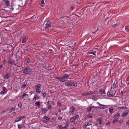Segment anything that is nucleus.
Returning a JSON list of instances; mask_svg holds the SVG:
<instances>
[{
	"label": "nucleus",
	"instance_id": "nucleus-1",
	"mask_svg": "<svg viewBox=\"0 0 129 129\" xmlns=\"http://www.w3.org/2000/svg\"><path fill=\"white\" fill-rule=\"evenodd\" d=\"M53 24L49 21H47L45 26V27L46 28L50 30L53 28Z\"/></svg>",
	"mask_w": 129,
	"mask_h": 129
},
{
	"label": "nucleus",
	"instance_id": "nucleus-2",
	"mask_svg": "<svg viewBox=\"0 0 129 129\" xmlns=\"http://www.w3.org/2000/svg\"><path fill=\"white\" fill-rule=\"evenodd\" d=\"M69 109L70 110L69 112V114L70 115H73L74 111H75V108L73 106H72L70 107Z\"/></svg>",
	"mask_w": 129,
	"mask_h": 129
},
{
	"label": "nucleus",
	"instance_id": "nucleus-3",
	"mask_svg": "<svg viewBox=\"0 0 129 129\" xmlns=\"http://www.w3.org/2000/svg\"><path fill=\"white\" fill-rule=\"evenodd\" d=\"M31 69L29 67L25 68L23 71L24 73L26 74H29L31 71Z\"/></svg>",
	"mask_w": 129,
	"mask_h": 129
},
{
	"label": "nucleus",
	"instance_id": "nucleus-4",
	"mask_svg": "<svg viewBox=\"0 0 129 129\" xmlns=\"http://www.w3.org/2000/svg\"><path fill=\"white\" fill-rule=\"evenodd\" d=\"M98 93L97 91H89L87 92H84L82 93V95L83 96H85L86 95L93 94H97Z\"/></svg>",
	"mask_w": 129,
	"mask_h": 129
},
{
	"label": "nucleus",
	"instance_id": "nucleus-5",
	"mask_svg": "<svg viewBox=\"0 0 129 129\" xmlns=\"http://www.w3.org/2000/svg\"><path fill=\"white\" fill-rule=\"evenodd\" d=\"M114 90L112 89L110 91H108L107 93V95L109 96H114L116 93V92H114Z\"/></svg>",
	"mask_w": 129,
	"mask_h": 129
},
{
	"label": "nucleus",
	"instance_id": "nucleus-6",
	"mask_svg": "<svg viewBox=\"0 0 129 129\" xmlns=\"http://www.w3.org/2000/svg\"><path fill=\"white\" fill-rule=\"evenodd\" d=\"M41 86V84H39L36 85L35 87L36 88V92L38 93H40L41 92V91L40 88Z\"/></svg>",
	"mask_w": 129,
	"mask_h": 129
},
{
	"label": "nucleus",
	"instance_id": "nucleus-7",
	"mask_svg": "<svg viewBox=\"0 0 129 129\" xmlns=\"http://www.w3.org/2000/svg\"><path fill=\"white\" fill-rule=\"evenodd\" d=\"M79 117V115H77L75 116H73L70 119V121L71 122H74Z\"/></svg>",
	"mask_w": 129,
	"mask_h": 129
},
{
	"label": "nucleus",
	"instance_id": "nucleus-8",
	"mask_svg": "<svg viewBox=\"0 0 129 129\" xmlns=\"http://www.w3.org/2000/svg\"><path fill=\"white\" fill-rule=\"evenodd\" d=\"M3 90L2 91L0 92V94L2 95H4L8 91L6 88L5 87H4L2 88Z\"/></svg>",
	"mask_w": 129,
	"mask_h": 129
},
{
	"label": "nucleus",
	"instance_id": "nucleus-9",
	"mask_svg": "<svg viewBox=\"0 0 129 129\" xmlns=\"http://www.w3.org/2000/svg\"><path fill=\"white\" fill-rule=\"evenodd\" d=\"M97 103L99 105V106H100V107H97L96 108H98L100 109H105L106 107V106L103 105L101 104L99 102H97Z\"/></svg>",
	"mask_w": 129,
	"mask_h": 129
},
{
	"label": "nucleus",
	"instance_id": "nucleus-10",
	"mask_svg": "<svg viewBox=\"0 0 129 129\" xmlns=\"http://www.w3.org/2000/svg\"><path fill=\"white\" fill-rule=\"evenodd\" d=\"M25 117L24 116H21L19 117L16 119V120H15V122H18L21 120L22 119L24 118Z\"/></svg>",
	"mask_w": 129,
	"mask_h": 129
},
{
	"label": "nucleus",
	"instance_id": "nucleus-11",
	"mask_svg": "<svg viewBox=\"0 0 129 129\" xmlns=\"http://www.w3.org/2000/svg\"><path fill=\"white\" fill-rule=\"evenodd\" d=\"M129 111L128 110H126L122 114V117H124L125 116H126L128 114Z\"/></svg>",
	"mask_w": 129,
	"mask_h": 129
},
{
	"label": "nucleus",
	"instance_id": "nucleus-12",
	"mask_svg": "<svg viewBox=\"0 0 129 129\" xmlns=\"http://www.w3.org/2000/svg\"><path fill=\"white\" fill-rule=\"evenodd\" d=\"M96 107H97L89 106L88 107L87 109V111L88 112H90L91 110V109L92 108H96Z\"/></svg>",
	"mask_w": 129,
	"mask_h": 129
},
{
	"label": "nucleus",
	"instance_id": "nucleus-13",
	"mask_svg": "<svg viewBox=\"0 0 129 129\" xmlns=\"http://www.w3.org/2000/svg\"><path fill=\"white\" fill-rule=\"evenodd\" d=\"M8 62L10 64H14L15 63V61L12 59H10L8 61Z\"/></svg>",
	"mask_w": 129,
	"mask_h": 129
},
{
	"label": "nucleus",
	"instance_id": "nucleus-14",
	"mask_svg": "<svg viewBox=\"0 0 129 129\" xmlns=\"http://www.w3.org/2000/svg\"><path fill=\"white\" fill-rule=\"evenodd\" d=\"M3 1L5 3L6 5L7 6H10V3L9 0H3Z\"/></svg>",
	"mask_w": 129,
	"mask_h": 129
},
{
	"label": "nucleus",
	"instance_id": "nucleus-15",
	"mask_svg": "<svg viewBox=\"0 0 129 129\" xmlns=\"http://www.w3.org/2000/svg\"><path fill=\"white\" fill-rule=\"evenodd\" d=\"M97 121H98L99 124H101L103 122L102 119L101 117H100L97 120Z\"/></svg>",
	"mask_w": 129,
	"mask_h": 129
},
{
	"label": "nucleus",
	"instance_id": "nucleus-16",
	"mask_svg": "<svg viewBox=\"0 0 129 129\" xmlns=\"http://www.w3.org/2000/svg\"><path fill=\"white\" fill-rule=\"evenodd\" d=\"M118 119L119 118L115 117H114V119H113L112 122L114 124H115V123L118 120Z\"/></svg>",
	"mask_w": 129,
	"mask_h": 129
},
{
	"label": "nucleus",
	"instance_id": "nucleus-17",
	"mask_svg": "<svg viewBox=\"0 0 129 129\" xmlns=\"http://www.w3.org/2000/svg\"><path fill=\"white\" fill-rule=\"evenodd\" d=\"M10 75L8 73L6 72L5 73V75L4 76L5 79H8L9 78Z\"/></svg>",
	"mask_w": 129,
	"mask_h": 129
},
{
	"label": "nucleus",
	"instance_id": "nucleus-18",
	"mask_svg": "<svg viewBox=\"0 0 129 129\" xmlns=\"http://www.w3.org/2000/svg\"><path fill=\"white\" fill-rule=\"evenodd\" d=\"M118 86V85L117 84H115L114 83L113 84V85H112L111 87V89H113L117 87Z\"/></svg>",
	"mask_w": 129,
	"mask_h": 129
},
{
	"label": "nucleus",
	"instance_id": "nucleus-19",
	"mask_svg": "<svg viewBox=\"0 0 129 129\" xmlns=\"http://www.w3.org/2000/svg\"><path fill=\"white\" fill-rule=\"evenodd\" d=\"M28 38L27 37L25 36L24 37L23 39L22 40V43H24L26 42Z\"/></svg>",
	"mask_w": 129,
	"mask_h": 129
},
{
	"label": "nucleus",
	"instance_id": "nucleus-20",
	"mask_svg": "<svg viewBox=\"0 0 129 129\" xmlns=\"http://www.w3.org/2000/svg\"><path fill=\"white\" fill-rule=\"evenodd\" d=\"M85 123L87 126L91 125L92 124V121H90L87 122H85Z\"/></svg>",
	"mask_w": 129,
	"mask_h": 129
},
{
	"label": "nucleus",
	"instance_id": "nucleus-21",
	"mask_svg": "<svg viewBox=\"0 0 129 129\" xmlns=\"http://www.w3.org/2000/svg\"><path fill=\"white\" fill-rule=\"evenodd\" d=\"M42 94H43V97L44 98H45V97L46 96V92L45 91H42L41 92H41Z\"/></svg>",
	"mask_w": 129,
	"mask_h": 129
},
{
	"label": "nucleus",
	"instance_id": "nucleus-22",
	"mask_svg": "<svg viewBox=\"0 0 129 129\" xmlns=\"http://www.w3.org/2000/svg\"><path fill=\"white\" fill-rule=\"evenodd\" d=\"M70 76V75H68L67 74H65L64 76H62L63 78L65 79L67 78H68Z\"/></svg>",
	"mask_w": 129,
	"mask_h": 129
},
{
	"label": "nucleus",
	"instance_id": "nucleus-23",
	"mask_svg": "<svg viewBox=\"0 0 129 129\" xmlns=\"http://www.w3.org/2000/svg\"><path fill=\"white\" fill-rule=\"evenodd\" d=\"M35 105L38 107L40 106V102L38 101H37L35 103Z\"/></svg>",
	"mask_w": 129,
	"mask_h": 129
},
{
	"label": "nucleus",
	"instance_id": "nucleus-24",
	"mask_svg": "<svg viewBox=\"0 0 129 129\" xmlns=\"http://www.w3.org/2000/svg\"><path fill=\"white\" fill-rule=\"evenodd\" d=\"M98 96L96 95H93L92 97V100H95L97 99Z\"/></svg>",
	"mask_w": 129,
	"mask_h": 129
},
{
	"label": "nucleus",
	"instance_id": "nucleus-25",
	"mask_svg": "<svg viewBox=\"0 0 129 129\" xmlns=\"http://www.w3.org/2000/svg\"><path fill=\"white\" fill-rule=\"evenodd\" d=\"M48 110L47 109L45 108H42V111L44 113H46L47 111Z\"/></svg>",
	"mask_w": 129,
	"mask_h": 129
},
{
	"label": "nucleus",
	"instance_id": "nucleus-26",
	"mask_svg": "<svg viewBox=\"0 0 129 129\" xmlns=\"http://www.w3.org/2000/svg\"><path fill=\"white\" fill-rule=\"evenodd\" d=\"M99 92H100L102 94H105V91L104 90V89H102L100 90Z\"/></svg>",
	"mask_w": 129,
	"mask_h": 129
},
{
	"label": "nucleus",
	"instance_id": "nucleus-27",
	"mask_svg": "<svg viewBox=\"0 0 129 129\" xmlns=\"http://www.w3.org/2000/svg\"><path fill=\"white\" fill-rule=\"evenodd\" d=\"M39 98V96H38L37 95H35L34 97V99H35V101L36 100H38Z\"/></svg>",
	"mask_w": 129,
	"mask_h": 129
},
{
	"label": "nucleus",
	"instance_id": "nucleus-28",
	"mask_svg": "<svg viewBox=\"0 0 129 129\" xmlns=\"http://www.w3.org/2000/svg\"><path fill=\"white\" fill-rule=\"evenodd\" d=\"M118 108L120 109H126V107L125 105H124L122 106V107H118Z\"/></svg>",
	"mask_w": 129,
	"mask_h": 129
},
{
	"label": "nucleus",
	"instance_id": "nucleus-29",
	"mask_svg": "<svg viewBox=\"0 0 129 129\" xmlns=\"http://www.w3.org/2000/svg\"><path fill=\"white\" fill-rule=\"evenodd\" d=\"M65 84L67 86H70L72 85V84H71V83H68L66 82H65Z\"/></svg>",
	"mask_w": 129,
	"mask_h": 129
},
{
	"label": "nucleus",
	"instance_id": "nucleus-30",
	"mask_svg": "<svg viewBox=\"0 0 129 129\" xmlns=\"http://www.w3.org/2000/svg\"><path fill=\"white\" fill-rule=\"evenodd\" d=\"M59 81L62 82H64L66 81V80L62 77L61 78H60Z\"/></svg>",
	"mask_w": 129,
	"mask_h": 129
},
{
	"label": "nucleus",
	"instance_id": "nucleus-31",
	"mask_svg": "<svg viewBox=\"0 0 129 129\" xmlns=\"http://www.w3.org/2000/svg\"><path fill=\"white\" fill-rule=\"evenodd\" d=\"M120 116V114L119 113H117L114 116V117H116L118 118H119V117Z\"/></svg>",
	"mask_w": 129,
	"mask_h": 129
},
{
	"label": "nucleus",
	"instance_id": "nucleus-32",
	"mask_svg": "<svg viewBox=\"0 0 129 129\" xmlns=\"http://www.w3.org/2000/svg\"><path fill=\"white\" fill-rule=\"evenodd\" d=\"M26 95L28 96V95L27 94H26V93H24L22 95L21 98H23Z\"/></svg>",
	"mask_w": 129,
	"mask_h": 129
},
{
	"label": "nucleus",
	"instance_id": "nucleus-33",
	"mask_svg": "<svg viewBox=\"0 0 129 129\" xmlns=\"http://www.w3.org/2000/svg\"><path fill=\"white\" fill-rule=\"evenodd\" d=\"M18 106L19 107L21 108L22 107V104L21 102H19L18 104Z\"/></svg>",
	"mask_w": 129,
	"mask_h": 129
},
{
	"label": "nucleus",
	"instance_id": "nucleus-34",
	"mask_svg": "<svg viewBox=\"0 0 129 129\" xmlns=\"http://www.w3.org/2000/svg\"><path fill=\"white\" fill-rule=\"evenodd\" d=\"M57 106L61 107V104L60 102H57Z\"/></svg>",
	"mask_w": 129,
	"mask_h": 129
},
{
	"label": "nucleus",
	"instance_id": "nucleus-35",
	"mask_svg": "<svg viewBox=\"0 0 129 129\" xmlns=\"http://www.w3.org/2000/svg\"><path fill=\"white\" fill-rule=\"evenodd\" d=\"M71 84H72V86H77V84L76 83H71Z\"/></svg>",
	"mask_w": 129,
	"mask_h": 129
},
{
	"label": "nucleus",
	"instance_id": "nucleus-36",
	"mask_svg": "<svg viewBox=\"0 0 129 129\" xmlns=\"http://www.w3.org/2000/svg\"><path fill=\"white\" fill-rule=\"evenodd\" d=\"M109 112L110 113L112 112L113 111V108H109Z\"/></svg>",
	"mask_w": 129,
	"mask_h": 129
},
{
	"label": "nucleus",
	"instance_id": "nucleus-37",
	"mask_svg": "<svg viewBox=\"0 0 129 129\" xmlns=\"http://www.w3.org/2000/svg\"><path fill=\"white\" fill-rule=\"evenodd\" d=\"M125 30L128 32H129V29L128 28V27H126L125 28Z\"/></svg>",
	"mask_w": 129,
	"mask_h": 129
},
{
	"label": "nucleus",
	"instance_id": "nucleus-38",
	"mask_svg": "<svg viewBox=\"0 0 129 129\" xmlns=\"http://www.w3.org/2000/svg\"><path fill=\"white\" fill-rule=\"evenodd\" d=\"M26 61H27V62L28 63H30V59L28 58H26Z\"/></svg>",
	"mask_w": 129,
	"mask_h": 129
},
{
	"label": "nucleus",
	"instance_id": "nucleus-39",
	"mask_svg": "<svg viewBox=\"0 0 129 129\" xmlns=\"http://www.w3.org/2000/svg\"><path fill=\"white\" fill-rule=\"evenodd\" d=\"M67 126H65L64 127H62L61 128V129H67Z\"/></svg>",
	"mask_w": 129,
	"mask_h": 129
},
{
	"label": "nucleus",
	"instance_id": "nucleus-40",
	"mask_svg": "<svg viewBox=\"0 0 129 129\" xmlns=\"http://www.w3.org/2000/svg\"><path fill=\"white\" fill-rule=\"evenodd\" d=\"M43 118L46 120H47L48 119V117L47 116H45Z\"/></svg>",
	"mask_w": 129,
	"mask_h": 129
},
{
	"label": "nucleus",
	"instance_id": "nucleus-41",
	"mask_svg": "<svg viewBox=\"0 0 129 129\" xmlns=\"http://www.w3.org/2000/svg\"><path fill=\"white\" fill-rule=\"evenodd\" d=\"M118 26V24H116L113 25V27H116Z\"/></svg>",
	"mask_w": 129,
	"mask_h": 129
},
{
	"label": "nucleus",
	"instance_id": "nucleus-42",
	"mask_svg": "<svg viewBox=\"0 0 129 129\" xmlns=\"http://www.w3.org/2000/svg\"><path fill=\"white\" fill-rule=\"evenodd\" d=\"M18 128L19 129H20L22 127L21 125H19V124H18Z\"/></svg>",
	"mask_w": 129,
	"mask_h": 129
},
{
	"label": "nucleus",
	"instance_id": "nucleus-43",
	"mask_svg": "<svg viewBox=\"0 0 129 129\" xmlns=\"http://www.w3.org/2000/svg\"><path fill=\"white\" fill-rule=\"evenodd\" d=\"M86 117L87 118H89L92 117V116L90 115H87L86 116Z\"/></svg>",
	"mask_w": 129,
	"mask_h": 129
},
{
	"label": "nucleus",
	"instance_id": "nucleus-44",
	"mask_svg": "<svg viewBox=\"0 0 129 129\" xmlns=\"http://www.w3.org/2000/svg\"><path fill=\"white\" fill-rule=\"evenodd\" d=\"M51 107L52 106L51 105H49L48 107V108L49 109H50V108H51Z\"/></svg>",
	"mask_w": 129,
	"mask_h": 129
},
{
	"label": "nucleus",
	"instance_id": "nucleus-45",
	"mask_svg": "<svg viewBox=\"0 0 129 129\" xmlns=\"http://www.w3.org/2000/svg\"><path fill=\"white\" fill-rule=\"evenodd\" d=\"M87 126L86 124L85 123V124L83 126V128L85 129L86 128Z\"/></svg>",
	"mask_w": 129,
	"mask_h": 129
},
{
	"label": "nucleus",
	"instance_id": "nucleus-46",
	"mask_svg": "<svg viewBox=\"0 0 129 129\" xmlns=\"http://www.w3.org/2000/svg\"><path fill=\"white\" fill-rule=\"evenodd\" d=\"M95 52H96V51H94V52H91V53L93 55H95Z\"/></svg>",
	"mask_w": 129,
	"mask_h": 129
},
{
	"label": "nucleus",
	"instance_id": "nucleus-47",
	"mask_svg": "<svg viewBox=\"0 0 129 129\" xmlns=\"http://www.w3.org/2000/svg\"><path fill=\"white\" fill-rule=\"evenodd\" d=\"M62 118L61 116H59L58 118V119L61 120L62 119Z\"/></svg>",
	"mask_w": 129,
	"mask_h": 129
},
{
	"label": "nucleus",
	"instance_id": "nucleus-48",
	"mask_svg": "<svg viewBox=\"0 0 129 129\" xmlns=\"http://www.w3.org/2000/svg\"><path fill=\"white\" fill-rule=\"evenodd\" d=\"M26 85V84H24L22 85V87L23 88Z\"/></svg>",
	"mask_w": 129,
	"mask_h": 129
},
{
	"label": "nucleus",
	"instance_id": "nucleus-49",
	"mask_svg": "<svg viewBox=\"0 0 129 129\" xmlns=\"http://www.w3.org/2000/svg\"><path fill=\"white\" fill-rule=\"evenodd\" d=\"M15 108H14L12 107L11 109V111H12L14 110Z\"/></svg>",
	"mask_w": 129,
	"mask_h": 129
},
{
	"label": "nucleus",
	"instance_id": "nucleus-50",
	"mask_svg": "<svg viewBox=\"0 0 129 129\" xmlns=\"http://www.w3.org/2000/svg\"><path fill=\"white\" fill-rule=\"evenodd\" d=\"M123 121V120H120L119 121V122L120 124Z\"/></svg>",
	"mask_w": 129,
	"mask_h": 129
},
{
	"label": "nucleus",
	"instance_id": "nucleus-51",
	"mask_svg": "<svg viewBox=\"0 0 129 129\" xmlns=\"http://www.w3.org/2000/svg\"><path fill=\"white\" fill-rule=\"evenodd\" d=\"M99 30V29L98 28H97V29L94 32H93L92 33L93 34H96L97 31Z\"/></svg>",
	"mask_w": 129,
	"mask_h": 129
},
{
	"label": "nucleus",
	"instance_id": "nucleus-52",
	"mask_svg": "<svg viewBox=\"0 0 129 129\" xmlns=\"http://www.w3.org/2000/svg\"><path fill=\"white\" fill-rule=\"evenodd\" d=\"M41 4H44V1L43 0H42V1L41 2Z\"/></svg>",
	"mask_w": 129,
	"mask_h": 129
},
{
	"label": "nucleus",
	"instance_id": "nucleus-53",
	"mask_svg": "<svg viewBox=\"0 0 129 129\" xmlns=\"http://www.w3.org/2000/svg\"><path fill=\"white\" fill-rule=\"evenodd\" d=\"M126 124L127 125H129V120L128 121L126 122Z\"/></svg>",
	"mask_w": 129,
	"mask_h": 129
},
{
	"label": "nucleus",
	"instance_id": "nucleus-54",
	"mask_svg": "<svg viewBox=\"0 0 129 129\" xmlns=\"http://www.w3.org/2000/svg\"><path fill=\"white\" fill-rule=\"evenodd\" d=\"M126 81H129V76H128L127 77L126 79Z\"/></svg>",
	"mask_w": 129,
	"mask_h": 129
},
{
	"label": "nucleus",
	"instance_id": "nucleus-55",
	"mask_svg": "<svg viewBox=\"0 0 129 129\" xmlns=\"http://www.w3.org/2000/svg\"><path fill=\"white\" fill-rule=\"evenodd\" d=\"M98 123H95L94 124V125L97 126H98Z\"/></svg>",
	"mask_w": 129,
	"mask_h": 129
},
{
	"label": "nucleus",
	"instance_id": "nucleus-56",
	"mask_svg": "<svg viewBox=\"0 0 129 129\" xmlns=\"http://www.w3.org/2000/svg\"><path fill=\"white\" fill-rule=\"evenodd\" d=\"M62 126L61 125H59L58 127H59V128H61H61H62Z\"/></svg>",
	"mask_w": 129,
	"mask_h": 129
},
{
	"label": "nucleus",
	"instance_id": "nucleus-57",
	"mask_svg": "<svg viewBox=\"0 0 129 129\" xmlns=\"http://www.w3.org/2000/svg\"><path fill=\"white\" fill-rule=\"evenodd\" d=\"M56 78L57 79H58L59 81L60 78H59V77H56Z\"/></svg>",
	"mask_w": 129,
	"mask_h": 129
},
{
	"label": "nucleus",
	"instance_id": "nucleus-58",
	"mask_svg": "<svg viewBox=\"0 0 129 129\" xmlns=\"http://www.w3.org/2000/svg\"><path fill=\"white\" fill-rule=\"evenodd\" d=\"M11 8L12 10H13L14 8H13V6H11Z\"/></svg>",
	"mask_w": 129,
	"mask_h": 129
},
{
	"label": "nucleus",
	"instance_id": "nucleus-59",
	"mask_svg": "<svg viewBox=\"0 0 129 129\" xmlns=\"http://www.w3.org/2000/svg\"><path fill=\"white\" fill-rule=\"evenodd\" d=\"M16 113L15 112H14L12 113V114L13 115H15L16 114Z\"/></svg>",
	"mask_w": 129,
	"mask_h": 129
},
{
	"label": "nucleus",
	"instance_id": "nucleus-60",
	"mask_svg": "<svg viewBox=\"0 0 129 129\" xmlns=\"http://www.w3.org/2000/svg\"><path fill=\"white\" fill-rule=\"evenodd\" d=\"M107 124L110 125V122H108L107 123Z\"/></svg>",
	"mask_w": 129,
	"mask_h": 129
},
{
	"label": "nucleus",
	"instance_id": "nucleus-61",
	"mask_svg": "<svg viewBox=\"0 0 129 129\" xmlns=\"http://www.w3.org/2000/svg\"><path fill=\"white\" fill-rule=\"evenodd\" d=\"M51 104H53V105H54V103L52 101L51 102Z\"/></svg>",
	"mask_w": 129,
	"mask_h": 129
},
{
	"label": "nucleus",
	"instance_id": "nucleus-62",
	"mask_svg": "<svg viewBox=\"0 0 129 129\" xmlns=\"http://www.w3.org/2000/svg\"><path fill=\"white\" fill-rule=\"evenodd\" d=\"M71 129H77L75 127H73V128Z\"/></svg>",
	"mask_w": 129,
	"mask_h": 129
},
{
	"label": "nucleus",
	"instance_id": "nucleus-63",
	"mask_svg": "<svg viewBox=\"0 0 129 129\" xmlns=\"http://www.w3.org/2000/svg\"><path fill=\"white\" fill-rule=\"evenodd\" d=\"M2 64H1L0 65V69H1L2 68Z\"/></svg>",
	"mask_w": 129,
	"mask_h": 129
},
{
	"label": "nucleus",
	"instance_id": "nucleus-64",
	"mask_svg": "<svg viewBox=\"0 0 129 129\" xmlns=\"http://www.w3.org/2000/svg\"><path fill=\"white\" fill-rule=\"evenodd\" d=\"M5 60H4V63H3V64H5Z\"/></svg>",
	"mask_w": 129,
	"mask_h": 129
}]
</instances>
